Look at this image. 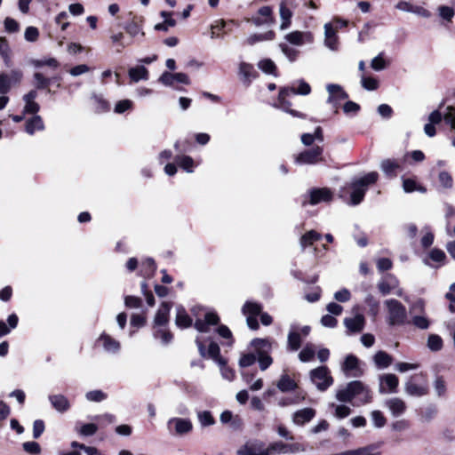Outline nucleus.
I'll use <instances>...</instances> for the list:
<instances>
[{"instance_id": "obj_58", "label": "nucleus", "mask_w": 455, "mask_h": 455, "mask_svg": "<svg viewBox=\"0 0 455 455\" xmlns=\"http://www.w3.org/2000/svg\"><path fill=\"white\" fill-rule=\"evenodd\" d=\"M361 83L363 87L369 91L376 90L379 87L378 80L373 77H366L364 76H362Z\"/></svg>"}, {"instance_id": "obj_41", "label": "nucleus", "mask_w": 455, "mask_h": 455, "mask_svg": "<svg viewBox=\"0 0 455 455\" xmlns=\"http://www.w3.org/2000/svg\"><path fill=\"white\" fill-rule=\"evenodd\" d=\"M373 361L378 368H387L393 362L392 357L385 351H379L375 354Z\"/></svg>"}, {"instance_id": "obj_21", "label": "nucleus", "mask_w": 455, "mask_h": 455, "mask_svg": "<svg viewBox=\"0 0 455 455\" xmlns=\"http://www.w3.org/2000/svg\"><path fill=\"white\" fill-rule=\"evenodd\" d=\"M333 194L327 188H315L310 192V204L315 205L323 202H330L332 200Z\"/></svg>"}, {"instance_id": "obj_56", "label": "nucleus", "mask_w": 455, "mask_h": 455, "mask_svg": "<svg viewBox=\"0 0 455 455\" xmlns=\"http://www.w3.org/2000/svg\"><path fill=\"white\" fill-rule=\"evenodd\" d=\"M85 397L90 402H101L107 398V395L101 390H92L85 394Z\"/></svg>"}, {"instance_id": "obj_3", "label": "nucleus", "mask_w": 455, "mask_h": 455, "mask_svg": "<svg viewBox=\"0 0 455 455\" xmlns=\"http://www.w3.org/2000/svg\"><path fill=\"white\" fill-rule=\"evenodd\" d=\"M379 179V174L376 172H371L364 175L363 177L355 180L351 184V204H359L365 195L369 185L374 184Z\"/></svg>"}, {"instance_id": "obj_64", "label": "nucleus", "mask_w": 455, "mask_h": 455, "mask_svg": "<svg viewBox=\"0 0 455 455\" xmlns=\"http://www.w3.org/2000/svg\"><path fill=\"white\" fill-rule=\"evenodd\" d=\"M256 361V355L252 353L244 354L239 359L240 367H249L252 365Z\"/></svg>"}, {"instance_id": "obj_13", "label": "nucleus", "mask_w": 455, "mask_h": 455, "mask_svg": "<svg viewBox=\"0 0 455 455\" xmlns=\"http://www.w3.org/2000/svg\"><path fill=\"white\" fill-rule=\"evenodd\" d=\"M169 431L178 435L188 434L193 429V424L190 419L184 418H172L167 421Z\"/></svg>"}, {"instance_id": "obj_25", "label": "nucleus", "mask_w": 455, "mask_h": 455, "mask_svg": "<svg viewBox=\"0 0 455 455\" xmlns=\"http://www.w3.org/2000/svg\"><path fill=\"white\" fill-rule=\"evenodd\" d=\"M385 404L394 417L401 416L406 410L404 401L398 397L387 399Z\"/></svg>"}, {"instance_id": "obj_35", "label": "nucleus", "mask_w": 455, "mask_h": 455, "mask_svg": "<svg viewBox=\"0 0 455 455\" xmlns=\"http://www.w3.org/2000/svg\"><path fill=\"white\" fill-rule=\"evenodd\" d=\"M403 180V189L405 193H411L414 191H418L419 193H426L427 189L422 185L419 184L414 179L411 178H402Z\"/></svg>"}, {"instance_id": "obj_60", "label": "nucleus", "mask_w": 455, "mask_h": 455, "mask_svg": "<svg viewBox=\"0 0 455 455\" xmlns=\"http://www.w3.org/2000/svg\"><path fill=\"white\" fill-rule=\"evenodd\" d=\"M371 67L375 71H380L386 68L387 63L382 54H379L371 60Z\"/></svg>"}, {"instance_id": "obj_9", "label": "nucleus", "mask_w": 455, "mask_h": 455, "mask_svg": "<svg viewBox=\"0 0 455 455\" xmlns=\"http://www.w3.org/2000/svg\"><path fill=\"white\" fill-rule=\"evenodd\" d=\"M23 77V73L20 69H12L10 73L0 74V93H7L12 86L17 85L20 83Z\"/></svg>"}, {"instance_id": "obj_48", "label": "nucleus", "mask_w": 455, "mask_h": 455, "mask_svg": "<svg viewBox=\"0 0 455 455\" xmlns=\"http://www.w3.org/2000/svg\"><path fill=\"white\" fill-rule=\"evenodd\" d=\"M30 64L35 68H42L47 66L52 68H56L59 66V62L54 58H45L42 60H31Z\"/></svg>"}, {"instance_id": "obj_11", "label": "nucleus", "mask_w": 455, "mask_h": 455, "mask_svg": "<svg viewBox=\"0 0 455 455\" xmlns=\"http://www.w3.org/2000/svg\"><path fill=\"white\" fill-rule=\"evenodd\" d=\"M399 385L398 378L392 373H384L379 377V392L380 394H395Z\"/></svg>"}, {"instance_id": "obj_39", "label": "nucleus", "mask_w": 455, "mask_h": 455, "mask_svg": "<svg viewBox=\"0 0 455 455\" xmlns=\"http://www.w3.org/2000/svg\"><path fill=\"white\" fill-rule=\"evenodd\" d=\"M251 346L257 355L260 352L268 353L272 348V343L267 339H254L251 340Z\"/></svg>"}, {"instance_id": "obj_12", "label": "nucleus", "mask_w": 455, "mask_h": 455, "mask_svg": "<svg viewBox=\"0 0 455 455\" xmlns=\"http://www.w3.org/2000/svg\"><path fill=\"white\" fill-rule=\"evenodd\" d=\"M287 43L294 46H302L314 42V36L310 31L293 30L284 36Z\"/></svg>"}, {"instance_id": "obj_24", "label": "nucleus", "mask_w": 455, "mask_h": 455, "mask_svg": "<svg viewBox=\"0 0 455 455\" xmlns=\"http://www.w3.org/2000/svg\"><path fill=\"white\" fill-rule=\"evenodd\" d=\"M315 416V411L312 408H304L294 412L292 421L298 426L309 422Z\"/></svg>"}, {"instance_id": "obj_18", "label": "nucleus", "mask_w": 455, "mask_h": 455, "mask_svg": "<svg viewBox=\"0 0 455 455\" xmlns=\"http://www.w3.org/2000/svg\"><path fill=\"white\" fill-rule=\"evenodd\" d=\"M326 90L329 93L327 102L332 104L335 108H337L341 100L348 97L339 84H328Z\"/></svg>"}, {"instance_id": "obj_14", "label": "nucleus", "mask_w": 455, "mask_h": 455, "mask_svg": "<svg viewBox=\"0 0 455 455\" xmlns=\"http://www.w3.org/2000/svg\"><path fill=\"white\" fill-rule=\"evenodd\" d=\"M246 20L248 22H251L256 27L272 25L275 23L273 10L270 6H262L258 10L255 16L251 19H247Z\"/></svg>"}, {"instance_id": "obj_54", "label": "nucleus", "mask_w": 455, "mask_h": 455, "mask_svg": "<svg viewBox=\"0 0 455 455\" xmlns=\"http://www.w3.org/2000/svg\"><path fill=\"white\" fill-rule=\"evenodd\" d=\"M427 347L432 351H439L443 347V339L440 336L431 334L427 339Z\"/></svg>"}, {"instance_id": "obj_29", "label": "nucleus", "mask_w": 455, "mask_h": 455, "mask_svg": "<svg viewBox=\"0 0 455 455\" xmlns=\"http://www.w3.org/2000/svg\"><path fill=\"white\" fill-rule=\"evenodd\" d=\"M302 341V337L300 336V333L299 330L297 329L296 325H291V331L288 334L287 342H288V347L291 351H297Z\"/></svg>"}, {"instance_id": "obj_8", "label": "nucleus", "mask_w": 455, "mask_h": 455, "mask_svg": "<svg viewBox=\"0 0 455 455\" xmlns=\"http://www.w3.org/2000/svg\"><path fill=\"white\" fill-rule=\"evenodd\" d=\"M323 148L315 146L310 149L304 150L295 157L298 164H315L323 160Z\"/></svg>"}, {"instance_id": "obj_62", "label": "nucleus", "mask_w": 455, "mask_h": 455, "mask_svg": "<svg viewBox=\"0 0 455 455\" xmlns=\"http://www.w3.org/2000/svg\"><path fill=\"white\" fill-rule=\"evenodd\" d=\"M176 24L177 23L174 19H165L163 22L156 24L154 28L157 31L167 32L169 28H173L176 26Z\"/></svg>"}, {"instance_id": "obj_15", "label": "nucleus", "mask_w": 455, "mask_h": 455, "mask_svg": "<svg viewBox=\"0 0 455 455\" xmlns=\"http://www.w3.org/2000/svg\"><path fill=\"white\" fill-rule=\"evenodd\" d=\"M261 312V306L255 302L248 301L243 307V313L246 315V322L251 330H257L259 328V323L257 315Z\"/></svg>"}, {"instance_id": "obj_19", "label": "nucleus", "mask_w": 455, "mask_h": 455, "mask_svg": "<svg viewBox=\"0 0 455 455\" xmlns=\"http://www.w3.org/2000/svg\"><path fill=\"white\" fill-rule=\"evenodd\" d=\"M220 318L213 312H207L204 314V319L196 318L195 322V328L200 332H208L210 325H216L219 323Z\"/></svg>"}, {"instance_id": "obj_45", "label": "nucleus", "mask_w": 455, "mask_h": 455, "mask_svg": "<svg viewBox=\"0 0 455 455\" xmlns=\"http://www.w3.org/2000/svg\"><path fill=\"white\" fill-rule=\"evenodd\" d=\"M0 56L4 60L6 66H10L11 63V49L9 43L5 37H0Z\"/></svg>"}, {"instance_id": "obj_55", "label": "nucleus", "mask_w": 455, "mask_h": 455, "mask_svg": "<svg viewBox=\"0 0 455 455\" xmlns=\"http://www.w3.org/2000/svg\"><path fill=\"white\" fill-rule=\"evenodd\" d=\"M257 356L261 371L267 370L273 363L272 357L267 353L260 352Z\"/></svg>"}, {"instance_id": "obj_57", "label": "nucleus", "mask_w": 455, "mask_h": 455, "mask_svg": "<svg viewBox=\"0 0 455 455\" xmlns=\"http://www.w3.org/2000/svg\"><path fill=\"white\" fill-rule=\"evenodd\" d=\"M133 102L130 100H122L116 102L114 111L116 114H123L132 108Z\"/></svg>"}, {"instance_id": "obj_26", "label": "nucleus", "mask_w": 455, "mask_h": 455, "mask_svg": "<svg viewBox=\"0 0 455 455\" xmlns=\"http://www.w3.org/2000/svg\"><path fill=\"white\" fill-rule=\"evenodd\" d=\"M364 316L362 314H356L354 317L345 318L344 324L351 332H359L364 327Z\"/></svg>"}, {"instance_id": "obj_51", "label": "nucleus", "mask_w": 455, "mask_h": 455, "mask_svg": "<svg viewBox=\"0 0 455 455\" xmlns=\"http://www.w3.org/2000/svg\"><path fill=\"white\" fill-rule=\"evenodd\" d=\"M197 419L202 427H209L215 423V420L208 411H197Z\"/></svg>"}, {"instance_id": "obj_27", "label": "nucleus", "mask_w": 455, "mask_h": 455, "mask_svg": "<svg viewBox=\"0 0 455 455\" xmlns=\"http://www.w3.org/2000/svg\"><path fill=\"white\" fill-rule=\"evenodd\" d=\"M37 97V92L36 91H30L28 93L25 94L23 100L25 101L24 113L28 114H36L39 111L40 107L37 102L35 101Z\"/></svg>"}, {"instance_id": "obj_61", "label": "nucleus", "mask_w": 455, "mask_h": 455, "mask_svg": "<svg viewBox=\"0 0 455 455\" xmlns=\"http://www.w3.org/2000/svg\"><path fill=\"white\" fill-rule=\"evenodd\" d=\"M279 48L290 61H294L296 60L298 55V52L296 50L289 47L286 44H280Z\"/></svg>"}, {"instance_id": "obj_10", "label": "nucleus", "mask_w": 455, "mask_h": 455, "mask_svg": "<svg viewBox=\"0 0 455 455\" xmlns=\"http://www.w3.org/2000/svg\"><path fill=\"white\" fill-rule=\"evenodd\" d=\"M295 7V0H282L279 4V16L281 20L280 29L286 30L291 25L292 8Z\"/></svg>"}, {"instance_id": "obj_42", "label": "nucleus", "mask_w": 455, "mask_h": 455, "mask_svg": "<svg viewBox=\"0 0 455 455\" xmlns=\"http://www.w3.org/2000/svg\"><path fill=\"white\" fill-rule=\"evenodd\" d=\"M277 387L282 392H289L296 389L297 384L287 374H283L277 382Z\"/></svg>"}, {"instance_id": "obj_32", "label": "nucleus", "mask_w": 455, "mask_h": 455, "mask_svg": "<svg viewBox=\"0 0 455 455\" xmlns=\"http://www.w3.org/2000/svg\"><path fill=\"white\" fill-rule=\"evenodd\" d=\"M52 405L60 412L66 411L69 408V402L62 395H53L49 396Z\"/></svg>"}, {"instance_id": "obj_1", "label": "nucleus", "mask_w": 455, "mask_h": 455, "mask_svg": "<svg viewBox=\"0 0 455 455\" xmlns=\"http://www.w3.org/2000/svg\"><path fill=\"white\" fill-rule=\"evenodd\" d=\"M336 399L341 403H351L356 399L353 405L360 406L371 403L372 395L369 387L363 382L353 380L337 390Z\"/></svg>"}, {"instance_id": "obj_49", "label": "nucleus", "mask_w": 455, "mask_h": 455, "mask_svg": "<svg viewBox=\"0 0 455 455\" xmlns=\"http://www.w3.org/2000/svg\"><path fill=\"white\" fill-rule=\"evenodd\" d=\"M176 161L178 164L187 172H193L194 160L188 156H177Z\"/></svg>"}, {"instance_id": "obj_34", "label": "nucleus", "mask_w": 455, "mask_h": 455, "mask_svg": "<svg viewBox=\"0 0 455 455\" xmlns=\"http://www.w3.org/2000/svg\"><path fill=\"white\" fill-rule=\"evenodd\" d=\"M99 341L102 343V346L107 352L116 353L120 348L119 342L105 333L100 335Z\"/></svg>"}, {"instance_id": "obj_6", "label": "nucleus", "mask_w": 455, "mask_h": 455, "mask_svg": "<svg viewBox=\"0 0 455 455\" xmlns=\"http://www.w3.org/2000/svg\"><path fill=\"white\" fill-rule=\"evenodd\" d=\"M236 455H269L267 446L259 439H250L240 445Z\"/></svg>"}, {"instance_id": "obj_16", "label": "nucleus", "mask_w": 455, "mask_h": 455, "mask_svg": "<svg viewBox=\"0 0 455 455\" xmlns=\"http://www.w3.org/2000/svg\"><path fill=\"white\" fill-rule=\"evenodd\" d=\"M399 282L392 275H388L384 277L379 283L378 289L382 295H387L394 291V293L399 297L403 296V291L398 287Z\"/></svg>"}, {"instance_id": "obj_33", "label": "nucleus", "mask_w": 455, "mask_h": 455, "mask_svg": "<svg viewBox=\"0 0 455 455\" xmlns=\"http://www.w3.org/2000/svg\"><path fill=\"white\" fill-rule=\"evenodd\" d=\"M175 323L180 328H188L192 324V319L182 307H178L176 310Z\"/></svg>"}, {"instance_id": "obj_44", "label": "nucleus", "mask_w": 455, "mask_h": 455, "mask_svg": "<svg viewBox=\"0 0 455 455\" xmlns=\"http://www.w3.org/2000/svg\"><path fill=\"white\" fill-rule=\"evenodd\" d=\"M358 360L355 355H349L346 357L343 364L342 371L347 376H355V374H352L351 372L357 369Z\"/></svg>"}, {"instance_id": "obj_23", "label": "nucleus", "mask_w": 455, "mask_h": 455, "mask_svg": "<svg viewBox=\"0 0 455 455\" xmlns=\"http://www.w3.org/2000/svg\"><path fill=\"white\" fill-rule=\"evenodd\" d=\"M324 44L331 51L338 49V36L337 30L331 23L324 25Z\"/></svg>"}, {"instance_id": "obj_7", "label": "nucleus", "mask_w": 455, "mask_h": 455, "mask_svg": "<svg viewBox=\"0 0 455 455\" xmlns=\"http://www.w3.org/2000/svg\"><path fill=\"white\" fill-rule=\"evenodd\" d=\"M268 454H295L305 452L306 448L302 443H284L281 441L271 443L267 445Z\"/></svg>"}, {"instance_id": "obj_4", "label": "nucleus", "mask_w": 455, "mask_h": 455, "mask_svg": "<svg viewBox=\"0 0 455 455\" xmlns=\"http://www.w3.org/2000/svg\"><path fill=\"white\" fill-rule=\"evenodd\" d=\"M387 309V323L389 325H403L407 323L405 307L398 300L390 299L384 302Z\"/></svg>"}, {"instance_id": "obj_20", "label": "nucleus", "mask_w": 455, "mask_h": 455, "mask_svg": "<svg viewBox=\"0 0 455 455\" xmlns=\"http://www.w3.org/2000/svg\"><path fill=\"white\" fill-rule=\"evenodd\" d=\"M196 344L202 356H205L207 354L208 356L216 361L219 365L224 364V359L220 355V347L217 343L211 342L207 351L205 350L203 343L199 341L198 339H196Z\"/></svg>"}, {"instance_id": "obj_38", "label": "nucleus", "mask_w": 455, "mask_h": 455, "mask_svg": "<svg viewBox=\"0 0 455 455\" xmlns=\"http://www.w3.org/2000/svg\"><path fill=\"white\" fill-rule=\"evenodd\" d=\"M128 75L132 82H139L140 80H148V71L143 66H138L135 68H131L128 71Z\"/></svg>"}, {"instance_id": "obj_2", "label": "nucleus", "mask_w": 455, "mask_h": 455, "mask_svg": "<svg viewBox=\"0 0 455 455\" xmlns=\"http://www.w3.org/2000/svg\"><path fill=\"white\" fill-rule=\"evenodd\" d=\"M310 92H311L310 85L307 83H306L304 80H300V81H299V86L297 88L294 85H292L290 88H283L280 90L279 95H278V100H277L275 107L292 115L293 116L304 118L305 116L303 114L290 108L291 104V102L286 100V97L290 93L299 94V95H308L310 93Z\"/></svg>"}, {"instance_id": "obj_37", "label": "nucleus", "mask_w": 455, "mask_h": 455, "mask_svg": "<svg viewBox=\"0 0 455 455\" xmlns=\"http://www.w3.org/2000/svg\"><path fill=\"white\" fill-rule=\"evenodd\" d=\"M256 74L254 67L251 64L243 61L239 64V75L245 82L250 83L256 77Z\"/></svg>"}, {"instance_id": "obj_5", "label": "nucleus", "mask_w": 455, "mask_h": 455, "mask_svg": "<svg viewBox=\"0 0 455 455\" xmlns=\"http://www.w3.org/2000/svg\"><path fill=\"white\" fill-rule=\"evenodd\" d=\"M310 379L320 391H325L333 384L330 371L325 366L317 367L310 371Z\"/></svg>"}, {"instance_id": "obj_31", "label": "nucleus", "mask_w": 455, "mask_h": 455, "mask_svg": "<svg viewBox=\"0 0 455 455\" xmlns=\"http://www.w3.org/2000/svg\"><path fill=\"white\" fill-rule=\"evenodd\" d=\"M381 171L388 177H395L396 171L400 169V164L394 159H384L380 163Z\"/></svg>"}, {"instance_id": "obj_63", "label": "nucleus", "mask_w": 455, "mask_h": 455, "mask_svg": "<svg viewBox=\"0 0 455 455\" xmlns=\"http://www.w3.org/2000/svg\"><path fill=\"white\" fill-rule=\"evenodd\" d=\"M141 267H142V271H144V275H153L156 268L155 261L151 258L145 259L142 262Z\"/></svg>"}, {"instance_id": "obj_22", "label": "nucleus", "mask_w": 455, "mask_h": 455, "mask_svg": "<svg viewBox=\"0 0 455 455\" xmlns=\"http://www.w3.org/2000/svg\"><path fill=\"white\" fill-rule=\"evenodd\" d=\"M159 80L164 85H172L175 82L184 84H190V80L185 73L172 74L169 72H164L160 76Z\"/></svg>"}, {"instance_id": "obj_46", "label": "nucleus", "mask_w": 455, "mask_h": 455, "mask_svg": "<svg viewBox=\"0 0 455 455\" xmlns=\"http://www.w3.org/2000/svg\"><path fill=\"white\" fill-rule=\"evenodd\" d=\"M321 238V235L315 230H310L304 234L300 238V246L304 249L311 244L315 241H317Z\"/></svg>"}, {"instance_id": "obj_36", "label": "nucleus", "mask_w": 455, "mask_h": 455, "mask_svg": "<svg viewBox=\"0 0 455 455\" xmlns=\"http://www.w3.org/2000/svg\"><path fill=\"white\" fill-rule=\"evenodd\" d=\"M275 32L272 30L267 31L262 34H252L245 39V44L248 45H253L262 41H271L275 38Z\"/></svg>"}, {"instance_id": "obj_52", "label": "nucleus", "mask_w": 455, "mask_h": 455, "mask_svg": "<svg viewBox=\"0 0 455 455\" xmlns=\"http://www.w3.org/2000/svg\"><path fill=\"white\" fill-rule=\"evenodd\" d=\"M331 406L334 408V416L337 419L347 418L351 413V409L347 405L331 403Z\"/></svg>"}, {"instance_id": "obj_59", "label": "nucleus", "mask_w": 455, "mask_h": 455, "mask_svg": "<svg viewBox=\"0 0 455 455\" xmlns=\"http://www.w3.org/2000/svg\"><path fill=\"white\" fill-rule=\"evenodd\" d=\"M98 430V427L93 423L83 425L77 431L80 435L84 436L93 435Z\"/></svg>"}, {"instance_id": "obj_28", "label": "nucleus", "mask_w": 455, "mask_h": 455, "mask_svg": "<svg viewBox=\"0 0 455 455\" xmlns=\"http://www.w3.org/2000/svg\"><path fill=\"white\" fill-rule=\"evenodd\" d=\"M171 310V304L168 302H163L157 310L154 323L156 325H164L169 321V313Z\"/></svg>"}, {"instance_id": "obj_50", "label": "nucleus", "mask_w": 455, "mask_h": 455, "mask_svg": "<svg viewBox=\"0 0 455 455\" xmlns=\"http://www.w3.org/2000/svg\"><path fill=\"white\" fill-rule=\"evenodd\" d=\"M315 351L311 344H307L299 354L301 362L306 363L311 361L315 356Z\"/></svg>"}, {"instance_id": "obj_30", "label": "nucleus", "mask_w": 455, "mask_h": 455, "mask_svg": "<svg viewBox=\"0 0 455 455\" xmlns=\"http://www.w3.org/2000/svg\"><path fill=\"white\" fill-rule=\"evenodd\" d=\"M433 389L438 398L445 397L448 392V385L443 376H436L433 381Z\"/></svg>"}, {"instance_id": "obj_47", "label": "nucleus", "mask_w": 455, "mask_h": 455, "mask_svg": "<svg viewBox=\"0 0 455 455\" xmlns=\"http://www.w3.org/2000/svg\"><path fill=\"white\" fill-rule=\"evenodd\" d=\"M258 68L264 73L275 76L276 66L270 59H264L259 61Z\"/></svg>"}, {"instance_id": "obj_17", "label": "nucleus", "mask_w": 455, "mask_h": 455, "mask_svg": "<svg viewBox=\"0 0 455 455\" xmlns=\"http://www.w3.org/2000/svg\"><path fill=\"white\" fill-rule=\"evenodd\" d=\"M404 391L406 395L412 397H421L428 394V387L426 383H416L412 378L408 379L404 384Z\"/></svg>"}, {"instance_id": "obj_43", "label": "nucleus", "mask_w": 455, "mask_h": 455, "mask_svg": "<svg viewBox=\"0 0 455 455\" xmlns=\"http://www.w3.org/2000/svg\"><path fill=\"white\" fill-rule=\"evenodd\" d=\"M44 128L43 120L39 116H35L26 124V132L30 135L34 134L36 131L44 130Z\"/></svg>"}, {"instance_id": "obj_53", "label": "nucleus", "mask_w": 455, "mask_h": 455, "mask_svg": "<svg viewBox=\"0 0 455 455\" xmlns=\"http://www.w3.org/2000/svg\"><path fill=\"white\" fill-rule=\"evenodd\" d=\"M371 418L375 427L381 428L386 423L387 419L383 413L379 410H374L371 412Z\"/></svg>"}, {"instance_id": "obj_40", "label": "nucleus", "mask_w": 455, "mask_h": 455, "mask_svg": "<svg viewBox=\"0 0 455 455\" xmlns=\"http://www.w3.org/2000/svg\"><path fill=\"white\" fill-rule=\"evenodd\" d=\"M437 180L443 189L451 190L453 188V178L447 171H441L437 175Z\"/></svg>"}]
</instances>
